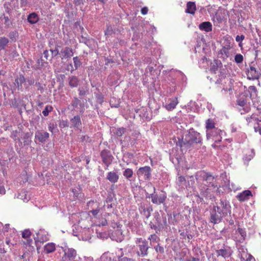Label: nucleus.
I'll return each mask as SVG.
<instances>
[{
	"mask_svg": "<svg viewBox=\"0 0 261 261\" xmlns=\"http://www.w3.org/2000/svg\"><path fill=\"white\" fill-rule=\"evenodd\" d=\"M230 214V206L229 202L224 199H221L217 205L214 206L211 210V222L217 224L220 223L222 218Z\"/></svg>",
	"mask_w": 261,
	"mask_h": 261,
	"instance_id": "obj_1",
	"label": "nucleus"
},
{
	"mask_svg": "<svg viewBox=\"0 0 261 261\" xmlns=\"http://www.w3.org/2000/svg\"><path fill=\"white\" fill-rule=\"evenodd\" d=\"M196 177L198 181L202 180L205 182L204 185L206 188L203 187V189H201V192L204 196H207L211 191L216 190V188L218 189V186H220L217 182L214 176L203 171L197 172Z\"/></svg>",
	"mask_w": 261,
	"mask_h": 261,
	"instance_id": "obj_2",
	"label": "nucleus"
},
{
	"mask_svg": "<svg viewBox=\"0 0 261 261\" xmlns=\"http://www.w3.org/2000/svg\"><path fill=\"white\" fill-rule=\"evenodd\" d=\"M64 254L62 256L63 261H71L75 258L76 256V250L72 248H69L66 244L61 247Z\"/></svg>",
	"mask_w": 261,
	"mask_h": 261,
	"instance_id": "obj_3",
	"label": "nucleus"
},
{
	"mask_svg": "<svg viewBox=\"0 0 261 261\" xmlns=\"http://www.w3.org/2000/svg\"><path fill=\"white\" fill-rule=\"evenodd\" d=\"M248 92L249 94L250 98L251 99L254 108L261 113V104H259V98L257 97V90L255 86H251L248 88Z\"/></svg>",
	"mask_w": 261,
	"mask_h": 261,
	"instance_id": "obj_4",
	"label": "nucleus"
},
{
	"mask_svg": "<svg viewBox=\"0 0 261 261\" xmlns=\"http://www.w3.org/2000/svg\"><path fill=\"white\" fill-rule=\"evenodd\" d=\"M184 144L187 143L191 144L193 143H198L201 142V138L200 134L194 131L193 129H190L188 135L186 136L185 141H182Z\"/></svg>",
	"mask_w": 261,
	"mask_h": 261,
	"instance_id": "obj_5",
	"label": "nucleus"
},
{
	"mask_svg": "<svg viewBox=\"0 0 261 261\" xmlns=\"http://www.w3.org/2000/svg\"><path fill=\"white\" fill-rule=\"evenodd\" d=\"M136 243L139 248L138 254L139 256H145L147 254L148 245L147 241L142 240V238H137Z\"/></svg>",
	"mask_w": 261,
	"mask_h": 261,
	"instance_id": "obj_6",
	"label": "nucleus"
},
{
	"mask_svg": "<svg viewBox=\"0 0 261 261\" xmlns=\"http://www.w3.org/2000/svg\"><path fill=\"white\" fill-rule=\"evenodd\" d=\"M255 115L253 114L250 117H247L246 120L249 123L253 122V121H255L257 120V123L254 126V129L255 132H258L260 135H261V117L260 118H256Z\"/></svg>",
	"mask_w": 261,
	"mask_h": 261,
	"instance_id": "obj_7",
	"label": "nucleus"
},
{
	"mask_svg": "<svg viewBox=\"0 0 261 261\" xmlns=\"http://www.w3.org/2000/svg\"><path fill=\"white\" fill-rule=\"evenodd\" d=\"M115 225H117V228L115 231L112 232L111 238L113 240H115L118 242H121L123 240L124 236L122 233L121 227L117 224Z\"/></svg>",
	"mask_w": 261,
	"mask_h": 261,
	"instance_id": "obj_8",
	"label": "nucleus"
},
{
	"mask_svg": "<svg viewBox=\"0 0 261 261\" xmlns=\"http://www.w3.org/2000/svg\"><path fill=\"white\" fill-rule=\"evenodd\" d=\"M138 176H143L145 179H149L151 176V168L149 166L140 168L137 172Z\"/></svg>",
	"mask_w": 261,
	"mask_h": 261,
	"instance_id": "obj_9",
	"label": "nucleus"
},
{
	"mask_svg": "<svg viewBox=\"0 0 261 261\" xmlns=\"http://www.w3.org/2000/svg\"><path fill=\"white\" fill-rule=\"evenodd\" d=\"M206 137L207 140L211 138L212 134L215 132V129L216 128L215 127V123L214 121L210 119H208L206 121Z\"/></svg>",
	"mask_w": 261,
	"mask_h": 261,
	"instance_id": "obj_10",
	"label": "nucleus"
},
{
	"mask_svg": "<svg viewBox=\"0 0 261 261\" xmlns=\"http://www.w3.org/2000/svg\"><path fill=\"white\" fill-rule=\"evenodd\" d=\"M149 197L151 198V201L156 204H161L165 201L166 199L165 194H161L160 195L151 194Z\"/></svg>",
	"mask_w": 261,
	"mask_h": 261,
	"instance_id": "obj_11",
	"label": "nucleus"
},
{
	"mask_svg": "<svg viewBox=\"0 0 261 261\" xmlns=\"http://www.w3.org/2000/svg\"><path fill=\"white\" fill-rule=\"evenodd\" d=\"M206 63V65H203V67L206 68L209 63H210V69L212 71L215 72L216 70H217L218 67V61L214 60L213 62H210L209 60H208L206 58H202L200 62V64L202 63Z\"/></svg>",
	"mask_w": 261,
	"mask_h": 261,
	"instance_id": "obj_12",
	"label": "nucleus"
},
{
	"mask_svg": "<svg viewBox=\"0 0 261 261\" xmlns=\"http://www.w3.org/2000/svg\"><path fill=\"white\" fill-rule=\"evenodd\" d=\"M238 105L241 107L243 108L242 110L240 109L241 114H243L246 112H248L250 110V107L247 102V99L243 97L239 98L237 100Z\"/></svg>",
	"mask_w": 261,
	"mask_h": 261,
	"instance_id": "obj_13",
	"label": "nucleus"
},
{
	"mask_svg": "<svg viewBox=\"0 0 261 261\" xmlns=\"http://www.w3.org/2000/svg\"><path fill=\"white\" fill-rule=\"evenodd\" d=\"M60 55L62 60L70 58L73 55V49L70 47H65L60 51Z\"/></svg>",
	"mask_w": 261,
	"mask_h": 261,
	"instance_id": "obj_14",
	"label": "nucleus"
},
{
	"mask_svg": "<svg viewBox=\"0 0 261 261\" xmlns=\"http://www.w3.org/2000/svg\"><path fill=\"white\" fill-rule=\"evenodd\" d=\"M218 256H221L226 258L229 257L231 254V250L230 248L227 246L224 247L223 248L220 249L217 251Z\"/></svg>",
	"mask_w": 261,
	"mask_h": 261,
	"instance_id": "obj_15",
	"label": "nucleus"
},
{
	"mask_svg": "<svg viewBox=\"0 0 261 261\" xmlns=\"http://www.w3.org/2000/svg\"><path fill=\"white\" fill-rule=\"evenodd\" d=\"M82 122L81 118L79 116H75L70 120V127L76 128L78 129H81Z\"/></svg>",
	"mask_w": 261,
	"mask_h": 261,
	"instance_id": "obj_16",
	"label": "nucleus"
},
{
	"mask_svg": "<svg viewBox=\"0 0 261 261\" xmlns=\"http://www.w3.org/2000/svg\"><path fill=\"white\" fill-rule=\"evenodd\" d=\"M49 134L46 132L37 131L35 133V138L40 142H44L49 138Z\"/></svg>",
	"mask_w": 261,
	"mask_h": 261,
	"instance_id": "obj_17",
	"label": "nucleus"
},
{
	"mask_svg": "<svg viewBox=\"0 0 261 261\" xmlns=\"http://www.w3.org/2000/svg\"><path fill=\"white\" fill-rule=\"evenodd\" d=\"M259 75V72L256 70L254 67L250 66L249 69L248 70V78L250 80H255L258 79Z\"/></svg>",
	"mask_w": 261,
	"mask_h": 261,
	"instance_id": "obj_18",
	"label": "nucleus"
},
{
	"mask_svg": "<svg viewBox=\"0 0 261 261\" xmlns=\"http://www.w3.org/2000/svg\"><path fill=\"white\" fill-rule=\"evenodd\" d=\"M123 253L122 249H119L116 252V256L114 257L113 260L110 261H132L130 258L123 257Z\"/></svg>",
	"mask_w": 261,
	"mask_h": 261,
	"instance_id": "obj_19",
	"label": "nucleus"
},
{
	"mask_svg": "<svg viewBox=\"0 0 261 261\" xmlns=\"http://www.w3.org/2000/svg\"><path fill=\"white\" fill-rule=\"evenodd\" d=\"M25 81V79L24 77L22 75H20L19 76L15 79L14 85L15 87L18 88V90L22 91L23 89L22 85L24 84Z\"/></svg>",
	"mask_w": 261,
	"mask_h": 261,
	"instance_id": "obj_20",
	"label": "nucleus"
},
{
	"mask_svg": "<svg viewBox=\"0 0 261 261\" xmlns=\"http://www.w3.org/2000/svg\"><path fill=\"white\" fill-rule=\"evenodd\" d=\"M158 226L154 225H151L150 227L151 228H153L154 229H158V230H161V229H164L166 228L167 225V219L165 217L163 218L162 222H160L159 220L158 221Z\"/></svg>",
	"mask_w": 261,
	"mask_h": 261,
	"instance_id": "obj_21",
	"label": "nucleus"
},
{
	"mask_svg": "<svg viewBox=\"0 0 261 261\" xmlns=\"http://www.w3.org/2000/svg\"><path fill=\"white\" fill-rule=\"evenodd\" d=\"M251 196V192L249 190H245L237 195L238 199L240 201H244L249 199Z\"/></svg>",
	"mask_w": 261,
	"mask_h": 261,
	"instance_id": "obj_22",
	"label": "nucleus"
},
{
	"mask_svg": "<svg viewBox=\"0 0 261 261\" xmlns=\"http://www.w3.org/2000/svg\"><path fill=\"white\" fill-rule=\"evenodd\" d=\"M199 28L201 31L209 32L212 30V25L210 22L205 21L199 25Z\"/></svg>",
	"mask_w": 261,
	"mask_h": 261,
	"instance_id": "obj_23",
	"label": "nucleus"
},
{
	"mask_svg": "<svg viewBox=\"0 0 261 261\" xmlns=\"http://www.w3.org/2000/svg\"><path fill=\"white\" fill-rule=\"evenodd\" d=\"M223 132L220 129H215V132L212 134V136H211V138L216 142H220L221 141L222 137L221 136L222 135Z\"/></svg>",
	"mask_w": 261,
	"mask_h": 261,
	"instance_id": "obj_24",
	"label": "nucleus"
},
{
	"mask_svg": "<svg viewBox=\"0 0 261 261\" xmlns=\"http://www.w3.org/2000/svg\"><path fill=\"white\" fill-rule=\"evenodd\" d=\"M107 179L112 183H116L118 181L119 176L115 172H109L108 173Z\"/></svg>",
	"mask_w": 261,
	"mask_h": 261,
	"instance_id": "obj_25",
	"label": "nucleus"
},
{
	"mask_svg": "<svg viewBox=\"0 0 261 261\" xmlns=\"http://www.w3.org/2000/svg\"><path fill=\"white\" fill-rule=\"evenodd\" d=\"M39 19L38 15L35 12L30 14L27 18L28 22L31 24L36 23L38 21Z\"/></svg>",
	"mask_w": 261,
	"mask_h": 261,
	"instance_id": "obj_26",
	"label": "nucleus"
},
{
	"mask_svg": "<svg viewBox=\"0 0 261 261\" xmlns=\"http://www.w3.org/2000/svg\"><path fill=\"white\" fill-rule=\"evenodd\" d=\"M56 249V245L53 243H48L44 246V251L46 253H50Z\"/></svg>",
	"mask_w": 261,
	"mask_h": 261,
	"instance_id": "obj_27",
	"label": "nucleus"
},
{
	"mask_svg": "<svg viewBox=\"0 0 261 261\" xmlns=\"http://www.w3.org/2000/svg\"><path fill=\"white\" fill-rule=\"evenodd\" d=\"M178 103V101L176 98H175L170 101V102L165 105V108L168 111L173 110Z\"/></svg>",
	"mask_w": 261,
	"mask_h": 261,
	"instance_id": "obj_28",
	"label": "nucleus"
},
{
	"mask_svg": "<svg viewBox=\"0 0 261 261\" xmlns=\"http://www.w3.org/2000/svg\"><path fill=\"white\" fill-rule=\"evenodd\" d=\"M196 10V5L193 2H188L187 5L186 12L188 13L193 14Z\"/></svg>",
	"mask_w": 261,
	"mask_h": 261,
	"instance_id": "obj_29",
	"label": "nucleus"
},
{
	"mask_svg": "<svg viewBox=\"0 0 261 261\" xmlns=\"http://www.w3.org/2000/svg\"><path fill=\"white\" fill-rule=\"evenodd\" d=\"M101 156L103 162L108 166L111 163V156L108 155L107 152L105 151H103L101 152Z\"/></svg>",
	"mask_w": 261,
	"mask_h": 261,
	"instance_id": "obj_30",
	"label": "nucleus"
},
{
	"mask_svg": "<svg viewBox=\"0 0 261 261\" xmlns=\"http://www.w3.org/2000/svg\"><path fill=\"white\" fill-rule=\"evenodd\" d=\"M17 198L22 200L23 202H28L30 199V196L27 195V192L25 191H22L19 193Z\"/></svg>",
	"mask_w": 261,
	"mask_h": 261,
	"instance_id": "obj_31",
	"label": "nucleus"
},
{
	"mask_svg": "<svg viewBox=\"0 0 261 261\" xmlns=\"http://www.w3.org/2000/svg\"><path fill=\"white\" fill-rule=\"evenodd\" d=\"M79 82V79L75 76H71L69 77V85L71 87H77Z\"/></svg>",
	"mask_w": 261,
	"mask_h": 261,
	"instance_id": "obj_32",
	"label": "nucleus"
},
{
	"mask_svg": "<svg viewBox=\"0 0 261 261\" xmlns=\"http://www.w3.org/2000/svg\"><path fill=\"white\" fill-rule=\"evenodd\" d=\"M255 153L253 149H251L244 156V161H250L254 156Z\"/></svg>",
	"mask_w": 261,
	"mask_h": 261,
	"instance_id": "obj_33",
	"label": "nucleus"
},
{
	"mask_svg": "<svg viewBox=\"0 0 261 261\" xmlns=\"http://www.w3.org/2000/svg\"><path fill=\"white\" fill-rule=\"evenodd\" d=\"M133 175V171L130 168H127L123 172V175L128 180H130Z\"/></svg>",
	"mask_w": 261,
	"mask_h": 261,
	"instance_id": "obj_34",
	"label": "nucleus"
},
{
	"mask_svg": "<svg viewBox=\"0 0 261 261\" xmlns=\"http://www.w3.org/2000/svg\"><path fill=\"white\" fill-rule=\"evenodd\" d=\"M224 19V13L222 14L221 12H217L214 18V20H216L218 23L221 22Z\"/></svg>",
	"mask_w": 261,
	"mask_h": 261,
	"instance_id": "obj_35",
	"label": "nucleus"
},
{
	"mask_svg": "<svg viewBox=\"0 0 261 261\" xmlns=\"http://www.w3.org/2000/svg\"><path fill=\"white\" fill-rule=\"evenodd\" d=\"M9 42V40L6 37H0V49H3Z\"/></svg>",
	"mask_w": 261,
	"mask_h": 261,
	"instance_id": "obj_36",
	"label": "nucleus"
},
{
	"mask_svg": "<svg viewBox=\"0 0 261 261\" xmlns=\"http://www.w3.org/2000/svg\"><path fill=\"white\" fill-rule=\"evenodd\" d=\"M35 81L33 78L30 77L25 79L24 82V87L25 88H28L30 86L34 84Z\"/></svg>",
	"mask_w": 261,
	"mask_h": 261,
	"instance_id": "obj_37",
	"label": "nucleus"
},
{
	"mask_svg": "<svg viewBox=\"0 0 261 261\" xmlns=\"http://www.w3.org/2000/svg\"><path fill=\"white\" fill-rule=\"evenodd\" d=\"M230 48V46L229 45L228 47H223V48L221 49V52L222 55H224V58H227L229 56V49Z\"/></svg>",
	"mask_w": 261,
	"mask_h": 261,
	"instance_id": "obj_38",
	"label": "nucleus"
},
{
	"mask_svg": "<svg viewBox=\"0 0 261 261\" xmlns=\"http://www.w3.org/2000/svg\"><path fill=\"white\" fill-rule=\"evenodd\" d=\"M3 91L4 96H6V94L8 95L10 93H13V91L12 89H10L6 84H4L3 85Z\"/></svg>",
	"mask_w": 261,
	"mask_h": 261,
	"instance_id": "obj_39",
	"label": "nucleus"
},
{
	"mask_svg": "<svg viewBox=\"0 0 261 261\" xmlns=\"http://www.w3.org/2000/svg\"><path fill=\"white\" fill-rule=\"evenodd\" d=\"M53 108L51 106L47 105L44 110L42 111V114L44 116H47L48 115L49 112L52 111Z\"/></svg>",
	"mask_w": 261,
	"mask_h": 261,
	"instance_id": "obj_40",
	"label": "nucleus"
},
{
	"mask_svg": "<svg viewBox=\"0 0 261 261\" xmlns=\"http://www.w3.org/2000/svg\"><path fill=\"white\" fill-rule=\"evenodd\" d=\"M170 87H169V90L170 92H174L176 91L177 88L176 86V83L175 80H173V81L169 83Z\"/></svg>",
	"mask_w": 261,
	"mask_h": 261,
	"instance_id": "obj_41",
	"label": "nucleus"
},
{
	"mask_svg": "<svg viewBox=\"0 0 261 261\" xmlns=\"http://www.w3.org/2000/svg\"><path fill=\"white\" fill-rule=\"evenodd\" d=\"M236 233L237 234H239L240 236H241V238L239 239V240L240 241L241 240H244L245 239V237L246 236V233H245V231L242 229V228H239L237 230H236Z\"/></svg>",
	"mask_w": 261,
	"mask_h": 261,
	"instance_id": "obj_42",
	"label": "nucleus"
},
{
	"mask_svg": "<svg viewBox=\"0 0 261 261\" xmlns=\"http://www.w3.org/2000/svg\"><path fill=\"white\" fill-rule=\"evenodd\" d=\"M148 240H150V243H158L159 241V237L155 234H151L148 238Z\"/></svg>",
	"mask_w": 261,
	"mask_h": 261,
	"instance_id": "obj_43",
	"label": "nucleus"
},
{
	"mask_svg": "<svg viewBox=\"0 0 261 261\" xmlns=\"http://www.w3.org/2000/svg\"><path fill=\"white\" fill-rule=\"evenodd\" d=\"M73 61L75 69H77L81 66V62L77 57H73Z\"/></svg>",
	"mask_w": 261,
	"mask_h": 261,
	"instance_id": "obj_44",
	"label": "nucleus"
},
{
	"mask_svg": "<svg viewBox=\"0 0 261 261\" xmlns=\"http://www.w3.org/2000/svg\"><path fill=\"white\" fill-rule=\"evenodd\" d=\"M243 56L241 54H238L235 56L234 61L238 64L241 63L243 61Z\"/></svg>",
	"mask_w": 261,
	"mask_h": 261,
	"instance_id": "obj_45",
	"label": "nucleus"
},
{
	"mask_svg": "<svg viewBox=\"0 0 261 261\" xmlns=\"http://www.w3.org/2000/svg\"><path fill=\"white\" fill-rule=\"evenodd\" d=\"M245 39V36L243 35H242L241 36L237 35L236 37V40L237 42H239V46H242V41Z\"/></svg>",
	"mask_w": 261,
	"mask_h": 261,
	"instance_id": "obj_46",
	"label": "nucleus"
},
{
	"mask_svg": "<svg viewBox=\"0 0 261 261\" xmlns=\"http://www.w3.org/2000/svg\"><path fill=\"white\" fill-rule=\"evenodd\" d=\"M31 232L29 229H25L22 232V237L23 238H28L30 237Z\"/></svg>",
	"mask_w": 261,
	"mask_h": 261,
	"instance_id": "obj_47",
	"label": "nucleus"
},
{
	"mask_svg": "<svg viewBox=\"0 0 261 261\" xmlns=\"http://www.w3.org/2000/svg\"><path fill=\"white\" fill-rule=\"evenodd\" d=\"M113 33V30L111 26H108L105 31V35L109 36Z\"/></svg>",
	"mask_w": 261,
	"mask_h": 261,
	"instance_id": "obj_48",
	"label": "nucleus"
},
{
	"mask_svg": "<svg viewBox=\"0 0 261 261\" xmlns=\"http://www.w3.org/2000/svg\"><path fill=\"white\" fill-rule=\"evenodd\" d=\"M124 132L125 129L124 128H119L116 130V134L118 136H121L124 133Z\"/></svg>",
	"mask_w": 261,
	"mask_h": 261,
	"instance_id": "obj_49",
	"label": "nucleus"
},
{
	"mask_svg": "<svg viewBox=\"0 0 261 261\" xmlns=\"http://www.w3.org/2000/svg\"><path fill=\"white\" fill-rule=\"evenodd\" d=\"M18 36V34L16 32H12L9 34V37L12 40H15Z\"/></svg>",
	"mask_w": 261,
	"mask_h": 261,
	"instance_id": "obj_50",
	"label": "nucleus"
},
{
	"mask_svg": "<svg viewBox=\"0 0 261 261\" xmlns=\"http://www.w3.org/2000/svg\"><path fill=\"white\" fill-rule=\"evenodd\" d=\"M154 249L155 250H156V252H160V253H163L164 251V248L162 246H159V245H157L156 246H155L154 247Z\"/></svg>",
	"mask_w": 261,
	"mask_h": 261,
	"instance_id": "obj_51",
	"label": "nucleus"
},
{
	"mask_svg": "<svg viewBox=\"0 0 261 261\" xmlns=\"http://www.w3.org/2000/svg\"><path fill=\"white\" fill-rule=\"evenodd\" d=\"M68 125V123L67 121L62 120V121L60 122V123L59 124V126L61 128L67 127Z\"/></svg>",
	"mask_w": 261,
	"mask_h": 261,
	"instance_id": "obj_52",
	"label": "nucleus"
},
{
	"mask_svg": "<svg viewBox=\"0 0 261 261\" xmlns=\"http://www.w3.org/2000/svg\"><path fill=\"white\" fill-rule=\"evenodd\" d=\"M56 128V125L54 123H49L48 125V130L51 133H55V129Z\"/></svg>",
	"mask_w": 261,
	"mask_h": 261,
	"instance_id": "obj_53",
	"label": "nucleus"
},
{
	"mask_svg": "<svg viewBox=\"0 0 261 261\" xmlns=\"http://www.w3.org/2000/svg\"><path fill=\"white\" fill-rule=\"evenodd\" d=\"M6 190L3 183L0 181V194L4 195L5 194Z\"/></svg>",
	"mask_w": 261,
	"mask_h": 261,
	"instance_id": "obj_54",
	"label": "nucleus"
},
{
	"mask_svg": "<svg viewBox=\"0 0 261 261\" xmlns=\"http://www.w3.org/2000/svg\"><path fill=\"white\" fill-rule=\"evenodd\" d=\"M80 100L76 98V97H74V99L72 101V105L74 107H77L78 105L80 103Z\"/></svg>",
	"mask_w": 261,
	"mask_h": 261,
	"instance_id": "obj_55",
	"label": "nucleus"
},
{
	"mask_svg": "<svg viewBox=\"0 0 261 261\" xmlns=\"http://www.w3.org/2000/svg\"><path fill=\"white\" fill-rule=\"evenodd\" d=\"M0 19L3 21L4 20L5 24L6 25H8L10 24V20L8 17L4 16L3 18H1Z\"/></svg>",
	"mask_w": 261,
	"mask_h": 261,
	"instance_id": "obj_56",
	"label": "nucleus"
},
{
	"mask_svg": "<svg viewBox=\"0 0 261 261\" xmlns=\"http://www.w3.org/2000/svg\"><path fill=\"white\" fill-rule=\"evenodd\" d=\"M100 208H97L95 210H92L90 212L94 216H97V215L99 213Z\"/></svg>",
	"mask_w": 261,
	"mask_h": 261,
	"instance_id": "obj_57",
	"label": "nucleus"
},
{
	"mask_svg": "<svg viewBox=\"0 0 261 261\" xmlns=\"http://www.w3.org/2000/svg\"><path fill=\"white\" fill-rule=\"evenodd\" d=\"M50 51L51 52V55L53 57H55L58 54H60L59 50L58 49H50Z\"/></svg>",
	"mask_w": 261,
	"mask_h": 261,
	"instance_id": "obj_58",
	"label": "nucleus"
},
{
	"mask_svg": "<svg viewBox=\"0 0 261 261\" xmlns=\"http://www.w3.org/2000/svg\"><path fill=\"white\" fill-rule=\"evenodd\" d=\"M148 8L146 7H143V8H142L141 9V13L143 14V15H145L148 12Z\"/></svg>",
	"mask_w": 261,
	"mask_h": 261,
	"instance_id": "obj_59",
	"label": "nucleus"
},
{
	"mask_svg": "<svg viewBox=\"0 0 261 261\" xmlns=\"http://www.w3.org/2000/svg\"><path fill=\"white\" fill-rule=\"evenodd\" d=\"M9 229L11 230V229L10 228V225L9 224H5V225L4 227V230L5 231L8 232L9 230Z\"/></svg>",
	"mask_w": 261,
	"mask_h": 261,
	"instance_id": "obj_60",
	"label": "nucleus"
},
{
	"mask_svg": "<svg viewBox=\"0 0 261 261\" xmlns=\"http://www.w3.org/2000/svg\"><path fill=\"white\" fill-rule=\"evenodd\" d=\"M67 69L68 70H70L71 72H73L75 69V67L74 68L73 65H72V64H70L68 66V68Z\"/></svg>",
	"mask_w": 261,
	"mask_h": 261,
	"instance_id": "obj_61",
	"label": "nucleus"
},
{
	"mask_svg": "<svg viewBox=\"0 0 261 261\" xmlns=\"http://www.w3.org/2000/svg\"><path fill=\"white\" fill-rule=\"evenodd\" d=\"M186 261H199V259L196 257H192L191 259H188Z\"/></svg>",
	"mask_w": 261,
	"mask_h": 261,
	"instance_id": "obj_62",
	"label": "nucleus"
},
{
	"mask_svg": "<svg viewBox=\"0 0 261 261\" xmlns=\"http://www.w3.org/2000/svg\"><path fill=\"white\" fill-rule=\"evenodd\" d=\"M43 55H44V58H45V59L46 60H48V52L47 50H45L43 53Z\"/></svg>",
	"mask_w": 261,
	"mask_h": 261,
	"instance_id": "obj_63",
	"label": "nucleus"
},
{
	"mask_svg": "<svg viewBox=\"0 0 261 261\" xmlns=\"http://www.w3.org/2000/svg\"><path fill=\"white\" fill-rule=\"evenodd\" d=\"M247 261H254V258L250 255H249V258L247 259Z\"/></svg>",
	"mask_w": 261,
	"mask_h": 261,
	"instance_id": "obj_64",
	"label": "nucleus"
}]
</instances>
